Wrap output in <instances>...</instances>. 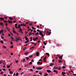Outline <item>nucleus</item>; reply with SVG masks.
<instances>
[{
    "instance_id": "nucleus-1",
    "label": "nucleus",
    "mask_w": 76,
    "mask_h": 76,
    "mask_svg": "<svg viewBox=\"0 0 76 76\" xmlns=\"http://www.w3.org/2000/svg\"><path fill=\"white\" fill-rule=\"evenodd\" d=\"M24 38H25L26 40V41L28 40V37H27L26 36H25L24 37Z\"/></svg>"
},
{
    "instance_id": "nucleus-2",
    "label": "nucleus",
    "mask_w": 76,
    "mask_h": 76,
    "mask_svg": "<svg viewBox=\"0 0 76 76\" xmlns=\"http://www.w3.org/2000/svg\"><path fill=\"white\" fill-rule=\"evenodd\" d=\"M46 58H47V57H44V62H47V61H45L46 60Z\"/></svg>"
},
{
    "instance_id": "nucleus-3",
    "label": "nucleus",
    "mask_w": 76,
    "mask_h": 76,
    "mask_svg": "<svg viewBox=\"0 0 76 76\" xmlns=\"http://www.w3.org/2000/svg\"><path fill=\"white\" fill-rule=\"evenodd\" d=\"M0 21H1L2 20H4V19L3 18L1 17L0 18Z\"/></svg>"
},
{
    "instance_id": "nucleus-4",
    "label": "nucleus",
    "mask_w": 76,
    "mask_h": 76,
    "mask_svg": "<svg viewBox=\"0 0 76 76\" xmlns=\"http://www.w3.org/2000/svg\"><path fill=\"white\" fill-rule=\"evenodd\" d=\"M15 39H16V40H17V41H19V40H20V38H19L18 37L15 38Z\"/></svg>"
},
{
    "instance_id": "nucleus-5",
    "label": "nucleus",
    "mask_w": 76,
    "mask_h": 76,
    "mask_svg": "<svg viewBox=\"0 0 76 76\" xmlns=\"http://www.w3.org/2000/svg\"><path fill=\"white\" fill-rule=\"evenodd\" d=\"M7 22H8L9 23H11V24L13 22L12 21H10L9 20H8Z\"/></svg>"
},
{
    "instance_id": "nucleus-6",
    "label": "nucleus",
    "mask_w": 76,
    "mask_h": 76,
    "mask_svg": "<svg viewBox=\"0 0 76 76\" xmlns=\"http://www.w3.org/2000/svg\"><path fill=\"white\" fill-rule=\"evenodd\" d=\"M36 55L37 56H39V52H37L36 53Z\"/></svg>"
},
{
    "instance_id": "nucleus-7",
    "label": "nucleus",
    "mask_w": 76,
    "mask_h": 76,
    "mask_svg": "<svg viewBox=\"0 0 76 76\" xmlns=\"http://www.w3.org/2000/svg\"><path fill=\"white\" fill-rule=\"evenodd\" d=\"M46 33H47V34H48V35H50V34H51V32H50V33L49 32L47 31L46 32Z\"/></svg>"
},
{
    "instance_id": "nucleus-8",
    "label": "nucleus",
    "mask_w": 76,
    "mask_h": 76,
    "mask_svg": "<svg viewBox=\"0 0 76 76\" xmlns=\"http://www.w3.org/2000/svg\"><path fill=\"white\" fill-rule=\"evenodd\" d=\"M28 54L29 52H26L24 53V54H25L26 55H27V54Z\"/></svg>"
},
{
    "instance_id": "nucleus-9",
    "label": "nucleus",
    "mask_w": 76,
    "mask_h": 76,
    "mask_svg": "<svg viewBox=\"0 0 76 76\" xmlns=\"http://www.w3.org/2000/svg\"><path fill=\"white\" fill-rule=\"evenodd\" d=\"M17 24H15V27L16 29H18V28L17 27Z\"/></svg>"
},
{
    "instance_id": "nucleus-10",
    "label": "nucleus",
    "mask_w": 76,
    "mask_h": 76,
    "mask_svg": "<svg viewBox=\"0 0 76 76\" xmlns=\"http://www.w3.org/2000/svg\"><path fill=\"white\" fill-rule=\"evenodd\" d=\"M10 75H12V74H13V72H12L11 71H10Z\"/></svg>"
},
{
    "instance_id": "nucleus-11",
    "label": "nucleus",
    "mask_w": 76,
    "mask_h": 76,
    "mask_svg": "<svg viewBox=\"0 0 76 76\" xmlns=\"http://www.w3.org/2000/svg\"><path fill=\"white\" fill-rule=\"evenodd\" d=\"M61 74L62 75H66V73H65V72H61Z\"/></svg>"
},
{
    "instance_id": "nucleus-12",
    "label": "nucleus",
    "mask_w": 76,
    "mask_h": 76,
    "mask_svg": "<svg viewBox=\"0 0 76 76\" xmlns=\"http://www.w3.org/2000/svg\"><path fill=\"white\" fill-rule=\"evenodd\" d=\"M18 31H19V32H20L21 31H22V28H20Z\"/></svg>"
},
{
    "instance_id": "nucleus-13",
    "label": "nucleus",
    "mask_w": 76,
    "mask_h": 76,
    "mask_svg": "<svg viewBox=\"0 0 76 76\" xmlns=\"http://www.w3.org/2000/svg\"><path fill=\"white\" fill-rule=\"evenodd\" d=\"M53 65H54V64H53L51 63L50 64V66H53Z\"/></svg>"
},
{
    "instance_id": "nucleus-14",
    "label": "nucleus",
    "mask_w": 76,
    "mask_h": 76,
    "mask_svg": "<svg viewBox=\"0 0 76 76\" xmlns=\"http://www.w3.org/2000/svg\"><path fill=\"white\" fill-rule=\"evenodd\" d=\"M47 72L48 73H50V72H51V71H50V70H47Z\"/></svg>"
},
{
    "instance_id": "nucleus-15",
    "label": "nucleus",
    "mask_w": 76,
    "mask_h": 76,
    "mask_svg": "<svg viewBox=\"0 0 76 76\" xmlns=\"http://www.w3.org/2000/svg\"><path fill=\"white\" fill-rule=\"evenodd\" d=\"M42 68H41V67H39L37 68V69L38 70H41V69H42Z\"/></svg>"
},
{
    "instance_id": "nucleus-16",
    "label": "nucleus",
    "mask_w": 76,
    "mask_h": 76,
    "mask_svg": "<svg viewBox=\"0 0 76 76\" xmlns=\"http://www.w3.org/2000/svg\"><path fill=\"white\" fill-rule=\"evenodd\" d=\"M32 34V32H30L29 34L28 35L29 36H31V35Z\"/></svg>"
},
{
    "instance_id": "nucleus-17",
    "label": "nucleus",
    "mask_w": 76,
    "mask_h": 76,
    "mask_svg": "<svg viewBox=\"0 0 76 76\" xmlns=\"http://www.w3.org/2000/svg\"><path fill=\"white\" fill-rule=\"evenodd\" d=\"M34 48V47H32L29 48V50H32V49H33V48Z\"/></svg>"
},
{
    "instance_id": "nucleus-18",
    "label": "nucleus",
    "mask_w": 76,
    "mask_h": 76,
    "mask_svg": "<svg viewBox=\"0 0 76 76\" xmlns=\"http://www.w3.org/2000/svg\"><path fill=\"white\" fill-rule=\"evenodd\" d=\"M0 42L1 43V44H3L4 43V42L3 41V40H1L0 41Z\"/></svg>"
},
{
    "instance_id": "nucleus-19",
    "label": "nucleus",
    "mask_w": 76,
    "mask_h": 76,
    "mask_svg": "<svg viewBox=\"0 0 76 76\" xmlns=\"http://www.w3.org/2000/svg\"><path fill=\"white\" fill-rule=\"evenodd\" d=\"M20 24L19 25H18V28H20L21 27H20Z\"/></svg>"
},
{
    "instance_id": "nucleus-20",
    "label": "nucleus",
    "mask_w": 76,
    "mask_h": 76,
    "mask_svg": "<svg viewBox=\"0 0 76 76\" xmlns=\"http://www.w3.org/2000/svg\"><path fill=\"white\" fill-rule=\"evenodd\" d=\"M54 69H58V67L55 66L54 67Z\"/></svg>"
},
{
    "instance_id": "nucleus-21",
    "label": "nucleus",
    "mask_w": 76,
    "mask_h": 76,
    "mask_svg": "<svg viewBox=\"0 0 76 76\" xmlns=\"http://www.w3.org/2000/svg\"><path fill=\"white\" fill-rule=\"evenodd\" d=\"M54 72H56V73H58V72L56 70H54Z\"/></svg>"
},
{
    "instance_id": "nucleus-22",
    "label": "nucleus",
    "mask_w": 76,
    "mask_h": 76,
    "mask_svg": "<svg viewBox=\"0 0 76 76\" xmlns=\"http://www.w3.org/2000/svg\"><path fill=\"white\" fill-rule=\"evenodd\" d=\"M58 57L60 59H61V58H62V57H61V56H58Z\"/></svg>"
},
{
    "instance_id": "nucleus-23",
    "label": "nucleus",
    "mask_w": 76,
    "mask_h": 76,
    "mask_svg": "<svg viewBox=\"0 0 76 76\" xmlns=\"http://www.w3.org/2000/svg\"><path fill=\"white\" fill-rule=\"evenodd\" d=\"M10 48H13V45H12L10 47Z\"/></svg>"
},
{
    "instance_id": "nucleus-24",
    "label": "nucleus",
    "mask_w": 76,
    "mask_h": 76,
    "mask_svg": "<svg viewBox=\"0 0 76 76\" xmlns=\"http://www.w3.org/2000/svg\"><path fill=\"white\" fill-rule=\"evenodd\" d=\"M0 24L1 25H3V24H4L2 23H0Z\"/></svg>"
},
{
    "instance_id": "nucleus-25",
    "label": "nucleus",
    "mask_w": 76,
    "mask_h": 76,
    "mask_svg": "<svg viewBox=\"0 0 76 76\" xmlns=\"http://www.w3.org/2000/svg\"><path fill=\"white\" fill-rule=\"evenodd\" d=\"M46 54H47V55L48 56H50V54H49L48 53H46Z\"/></svg>"
},
{
    "instance_id": "nucleus-26",
    "label": "nucleus",
    "mask_w": 76,
    "mask_h": 76,
    "mask_svg": "<svg viewBox=\"0 0 76 76\" xmlns=\"http://www.w3.org/2000/svg\"><path fill=\"white\" fill-rule=\"evenodd\" d=\"M39 33L40 34V35H42V32H39Z\"/></svg>"
},
{
    "instance_id": "nucleus-27",
    "label": "nucleus",
    "mask_w": 76,
    "mask_h": 76,
    "mask_svg": "<svg viewBox=\"0 0 76 76\" xmlns=\"http://www.w3.org/2000/svg\"><path fill=\"white\" fill-rule=\"evenodd\" d=\"M26 48H26V47L24 48L23 49V50H26Z\"/></svg>"
},
{
    "instance_id": "nucleus-28",
    "label": "nucleus",
    "mask_w": 76,
    "mask_h": 76,
    "mask_svg": "<svg viewBox=\"0 0 76 76\" xmlns=\"http://www.w3.org/2000/svg\"><path fill=\"white\" fill-rule=\"evenodd\" d=\"M26 59H27V60H29V57H26Z\"/></svg>"
},
{
    "instance_id": "nucleus-29",
    "label": "nucleus",
    "mask_w": 76,
    "mask_h": 76,
    "mask_svg": "<svg viewBox=\"0 0 76 76\" xmlns=\"http://www.w3.org/2000/svg\"><path fill=\"white\" fill-rule=\"evenodd\" d=\"M13 32H14V34H16V31H15V30L13 31Z\"/></svg>"
},
{
    "instance_id": "nucleus-30",
    "label": "nucleus",
    "mask_w": 76,
    "mask_h": 76,
    "mask_svg": "<svg viewBox=\"0 0 76 76\" xmlns=\"http://www.w3.org/2000/svg\"><path fill=\"white\" fill-rule=\"evenodd\" d=\"M28 42H29V40H27V41H26L25 42V43L26 44L27 43H28Z\"/></svg>"
},
{
    "instance_id": "nucleus-31",
    "label": "nucleus",
    "mask_w": 76,
    "mask_h": 76,
    "mask_svg": "<svg viewBox=\"0 0 76 76\" xmlns=\"http://www.w3.org/2000/svg\"><path fill=\"white\" fill-rule=\"evenodd\" d=\"M31 64H32V63L31 62H30L29 64V65H31Z\"/></svg>"
},
{
    "instance_id": "nucleus-32",
    "label": "nucleus",
    "mask_w": 76,
    "mask_h": 76,
    "mask_svg": "<svg viewBox=\"0 0 76 76\" xmlns=\"http://www.w3.org/2000/svg\"><path fill=\"white\" fill-rule=\"evenodd\" d=\"M10 67V65H7V68H9Z\"/></svg>"
},
{
    "instance_id": "nucleus-33",
    "label": "nucleus",
    "mask_w": 76,
    "mask_h": 76,
    "mask_svg": "<svg viewBox=\"0 0 76 76\" xmlns=\"http://www.w3.org/2000/svg\"><path fill=\"white\" fill-rule=\"evenodd\" d=\"M18 72H17V73H16V76H18Z\"/></svg>"
},
{
    "instance_id": "nucleus-34",
    "label": "nucleus",
    "mask_w": 76,
    "mask_h": 76,
    "mask_svg": "<svg viewBox=\"0 0 76 76\" xmlns=\"http://www.w3.org/2000/svg\"><path fill=\"white\" fill-rule=\"evenodd\" d=\"M9 19L10 20H13V19L11 17H9Z\"/></svg>"
},
{
    "instance_id": "nucleus-35",
    "label": "nucleus",
    "mask_w": 76,
    "mask_h": 76,
    "mask_svg": "<svg viewBox=\"0 0 76 76\" xmlns=\"http://www.w3.org/2000/svg\"><path fill=\"white\" fill-rule=\"evenodd\" d=\"M58 61L59 63H61V62H62V61H61V60H60L59 61Z\"/></svg>"
},
{
    "instance_id": "nucleus-36",
    "label": "nucleus",
    "mask_w": 76,
    "mask_h": 76,
    "mask_svg": "<svg viewBox=\"0 0 76 76\" xmlns=\"http://www.w3.org/2000/svg\"><path fill=\"white\" fill-rule=\"evenodd\" d=\"M36 39V41H37V40L38 39V38L37 37H36V38H35Z\"/></svg>"
},
{
    "instance_id": "nucleus-37",
    "label": "nucleus",
    "mask_w": 76,
    "mask_h": 76,
    "mask_svg": "<svg viewBox=\"0 0 76 76\" xmlns=\"http://www.w3.org/2000/svg\"><path fill=\"white\" fill-rule=\"evenodd\" d=\"M32 25H33V24H32V23H30V26H32Z\"/></svg>"
},
{
    "instance_id": "nucleus-38",
    "label": "nucleus",
    "mask_w": 76,
    "mask_h": 76,
    "mask_svg": "<svg viewBox=\"0 0 76 76\" xmlns=\"http://www.w3.org/2000/svg\"><path fill=\"white\" fill-rule=\"evenodd\" d=\"M15 62L16 63H18V60L15 61Z\"/></svg>"
},
{
    "instance_id": "nucleus-39",
    "label": "nucleus",
    "mask_w": 76,
    "mask_h": 76,
    "mask_svg": "<svg viewBox=\"0 0 76 76\" xmlns=\"http://www.w3.org/2000/svg\"><path fill=\"white\" fill-rule=\"evenodd\" d=\"M25 59H23V61H22V62H25Z\"/></svg>"
},
{
    "instance_id": "nucleus-40",
    "label": "nucleus",
    "mask_w": 76,
    "mask_h": 76,
    "mask_svg": "<svg viewBox=\"0 0 76 76\" xmlns=\"http://www.w3.org/2000/svg\"><path fill=\"white\" fill-rule=\"evenodd\" d=\"M48 75V74H45L44 76H47Z\"/></svg>"
},
{
    "instance_id": "nucleus-41",
    "label": "nucleus",
    "mask_w": 76,
    "mask_h": 76,
    "mask_svg": "<svg viewBox=\"0 0 76 76\" xmlns=\"http://www.w3.org/2000/svg\"><path fill=\"white\" fill-rule=\"evenodd\" d=\"M2 70L4 71V72L6 71V69H2Z\"/></svg>"
},
{
    "instance_id": "nucleus-42",
    "label": "nucleus",
    "mask_w": 76,
    "mask_h": 76,
    "mask_svg": "<svg viewBox=\"0 0 76 76\" xmlns=\"http://www.w3.org/2000/svg\"><path fill=\"white\" fill-rule=\"evenodd\" d=\"M32 29H35V28H34V27H32Z\"/></svg>"
},
{
    "instance_id": "nucleus-43",
    "label": "nucleus",
    "mask_w": 76,
    "mask_h": 76,
    "mask_svg": "<svg viewBox=\"0 0 76 76\" xmlns=\"http://www.w3.org/2000/svg\"><path fill=\"white\" fill-rule=\"evenodd\" d=\"M3 47H4V48H6V46H5L4 45L3 46Z\"/></svg>"
},
{
    "instance_id": "nucleus-44",
    "label": "nucleus",
    "mask_w": 76,
    "mask_h": 76,
    "mask_svg": "<svg viewBox=\"0 0 76 76\" xmlns=\"http://www.w3.org/2000/svg\"><path fill=\"white\" fill-rule=\"evenodd\" d=\"M23 26H26V25H25L24 24H23Z\"/></svg>"
},
{
    "instance_id": "nucleus-45",
    "label": "nucleus",
    "mask_w": 76,
    "mask_h": 76,
    "mask_svg": "<svg viewBox=\"0 0 76 76\" xmlns=\"http://www.w3.org/2000/svg\"><path fill=\"white\" fill-rule=\"evenodd\" d=\"M44 44L45 45H46V44L45 43V41L44 42Z\"/></svg>"
},
{
    "instance_id": "nucleus-46",
    "label": "nucleus",
    "mask_w": 76,
    "mask_h": 76,
    "mask_svg": "<svg viewBox=\"0 0 76 76\" xmlns=\"http://www.w3.org/2000/svg\"><path fill=\"white\" fill-rule=\"evenodd\" d=\"M36 40V39L35 38L34 39L33 41H35Z\"/></svg>"
},
{
    "instance_id": "nucleus-47",
    "label": "nucleus",
    "mask_w": 76,
    "mask_h": 76,
    "mask_svg": "<svg viewBox=\"0 0 76 76\" xmlns=\"http://www.w3.org/2000/svg\"><path fill=\"white\" fill-rule=\"evenodd\" d=\"M34 60L33 59H32L31 60V62H34Z\"/></svg>"
},
{
    "instance_id": "nucleus-48",
    "label": "nucleus",
    "mask_w": 76,
    "mask_h": 76,
    "mask_svg": "<svg viewBox=\"0 0 76 76\" xmlns=\"http://www.w3.org/2000/svg\"><path fill=\"white\" fill-rule=\"evenodd\" d=\"M33 57V56L32 55L31 56H30L29 57V58H31V57Z\"/></svg>"
},
{
    "instance_id": "nucleus-49",
    "label": "nucleus",
    "mask_w": 76,
    "mask_h": 76,
    "mask_svg": "<svg viewBox=\"0 0 76 76\" xmlns=\"http://www.w3.org/2000/svg\"><path fill=\"white\" fill-rule=\"evenodd\" d=\"M8 24H7V23H6L5 24V26H7V25Z\"/></svg>"
},
{
    "instance_id": "nucleus-50",
    "label": "nucleus",
    "mask_w": 76,
    "mask_h": 76,
    "mask_svg": "<svg viewBox=\"0 0 76 76\" xmlns=\"http://www.w3.org/2000/svg\"><path fill=\"white\" fill-rule=\"evenodd\" d=\"M4 18H5V19H7V17H4Z\"/></svg>"
},
{
    "instance_id": "nucleus-51",
    "label": "nucleus",
    "mask_w": 76,
    "mask_h": 76,
    "mask_svg": "<svg viewBox=\"0 0 76 76\" xmlns=\"http://www.w3.org/2000/svg\"><path fill=\"white\" fill-rule=\"evenodd\" d=\"M41 35H42V37H44V34H41Z\"/></svg>"
},
{
    "instance_id": "nucleus-52",
    "label": "nucleus",
    "mask_w": 76,
    "mask_h": 76,
    "mask_svg": "<svg viewBox=\"0 0 76 76\" xmlns=\"http://www.w3.org/2000/svg\"><path fill=\"white\" fill-rule=\"evenodd\" d=\"M15 41H16V42H18V40H16V39H15Z\"/></svg>"
},
{
    "instance_id": "nucleus-53",
    "label": "nucleus",
    "mask_w": 76,
    "mask_h": 76,
    "mask_svg": "<svg viewBox=\"0 0 76 76\" xmlns=\"http://www.w3.org/2000/svg\"><path fill=\"white\" fill-rule=\"evenodd\" d=\"M62 68H63V69H65V68H66V67L64 66H63L62 67Z\"/></svg>"
},
{
    "instance_id": "nucleus-54",
    "label": "nucleus",
    "mask_w": 76,
    "mask_h": 76,
    "mask_svg": "<svg viewBox=\"0 0 76 76\" xmlns=\"http://www.w3.org/2000/svg\"><path fill=\"white\" fill-rule=\"evenodd\" d=\"M8 36H9V37H11V35L10 34H8Z\"/></svg>"
},
{
    "instance_id": "nucleus-55",
    "label": "nucleus",
    "mask_w": 76,
    "mask_h": 76,
    "mask_svg": "<svg viewBox=\"0 0 76 76\" xmlns=\"http://www.w3.org/2000/svg\"><path fill=\"white\" fill-rule=\"evenodd\" d=\"M13 44V42H11V45H12Z\"/></svg>"
},
{
    "instance_id": "nucleus-56",
    "label": "nucleus",
    "mask_w": 76,
    "mask_h": 76,
    "mask_svg": "<svg viewBox=\"0 0 76 76\" xmlns=\"http://www.w3.org/2000/svg\"><path fill=\"white\" fill-rule=\"evenodd\" d=\"M6 29H7L8 30H9V28H8V27H6Z\"/></svg>"
},
{
    "instance_id": "nucleus-57",
    "label": "nucleus",
    "mask_w": 76,
    "mask_h": 76,
    "mask_svg": "<svg viewBox=\"0 0 76 76\" xmlns=\"http://www.w3.org/2000/svg\"><path fill=\"white\" fill-rule=\"evenodd\" d=\"M11 55L12 56H13V53H11Z\"/></svg>"
},
{
    "instance_id": "nucleus-58",
    "label": "nucleus",
    "mask_w": 76,
    "mask_h": 76,
    "mask_svg": "<svg viewBox=\"0 0 76 76\" xmlns=\"http://www.w3.org/2000/svg\"><path fill=\"white\" fill-rule=\"evenodd\" d=\"M1 31L2 33H3V32H4L3 30H1Z\"/></svg>"
},
{
    "instance_id": "nucleus-59",
    "label": "nucleus",
    "mask_w": 76,
    "mask_h": 76,
    "mask_svg": "<svg viewBox=\"0 0 76 76\" xmlns=\"http://www.w3.org/2000/svg\"><path fill=\"white\" fill-rule=\"evenodd\" d=\"M0 74H1V75L3 74V72H1V73Z\"/></svg>"
},
{
    "instance_id": "nucleus-60",
    "label": "nucleus",
    "mask_w": 76,
    "mask_h": 76,
    "mask_svg": "<svg viewBox=\"0 0 76 76\" xmlns=\"http://www.w3.org/2000/svg\"><path fill=\"white\" fill-rule=\"evenodd\" d=\"M33 32H34V33H35L36 32V31L34 30Z\"/></svg>"
},
{
    "instance_id": "nucleus-61",
    "label": "nucleus",
    "mask_w": 76,
    "mask_h": 76,
    "mask_svg": "<svg viewBox=\"0 0 76 76\" xmlns=\"http://www.w3.org/2000/svg\"><path fill=\"white\" fill-rule=\"evenodd\" d=\"M36 34H37V35H39V33H38V32H37V33H36Z\"/></svg>"
},
{
    "instance_id": "nucleus-62",
    "label": "nucleus",
    "mask_w": 76,
    "mask_h": 76,
    "mask_svg": "<svg viewBox=\"0 0 76 76\" xmlns=\"http://www.w3.org/2000/svg\"><path fill=\"white\" fill-rule=\"evenodd\" d=\"M37 31H38V32H39V29H37Z\"/></svg>"
},
{
    "instance_id": "nucleus-63",
    "label": "nucleus",
    "mask_w": 76,
    "mask_h": 76,
    "mask_svg": "<svg viewBox=\"0 0 76 76\" xmlns=\"http://www.w3.org/2000/svg\"><path fill=\"white\" fill-rule=\"evenodd\" d=\"M42 64V62L40 63V64Z\"/></svg>"
},
{
    "instance_id": "nucleus-64",
    "label": "nucleus",
    "mask_w": 76,
    "mask_h": 76,
    "mask_svg": "<svg viewBox=\"0 0 76 76\" xmlns=\"http://www.w3.org/2000/svg\"><path fill=\"white\" fill-rule=\"evenodd\" d=\"M38 64H40V62L39 61V62H38Z\"/></svg>"
}]
</instances>
